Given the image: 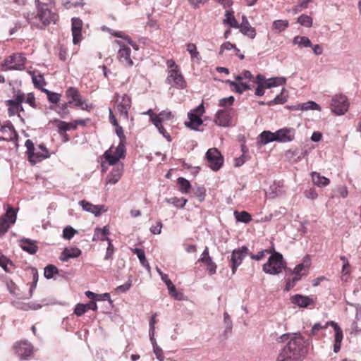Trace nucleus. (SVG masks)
Segmentation results:
<instances>
[{
    "mask_svg": "<svg viewBox=\"0 0 361 361\" xmlns=\"http://www.w3.org/2000/svg\"><path fill=\"white\" fill-rule=\"evenodd\" d=\"M305 347L304 338L300 334H293L276 361H297L305 353Z\"/></svg>",
    "mask_w": 361,
    "mask_h": 361,
    "instance_id": "obj_1",
    "label": "nucleus"
},
{
    "mask_svg": "<svg viewBox=\"0 0 361 361\" xmlns=\"http://www.w3.org/2000/svg\"><path fill=\"white\" fill-rule=\"evenodd\" d=\"M35 4L37 11L35 18H38L42 23L41 25H35L37 28L43 30L51 23L54 24L56 23L59 20V16L49 8L48 4L41 3L39 0H35ZM32 25L35 26L34 23Z\"/></svg>",
    "mask_w": 361,
    "mask_h": 361,
    "instance_id": "obj_2",
    "label": "nucleus"
},
{
    "mask_svg": "<svg viewBox=\"0 0 361 361\" xmlns=\"http://www.w3.org/2000/svg\"><path fill=\"white\" fill-rule=\"evenodd\" d=\"M262 270L266 274L270 275H277L282 272L283 270L287 271L290 269L286 267V262H285L282 254L276 252L273 249V252L268 259V261L263 264Z\"/></svg>",
    "mask_w": 361,
    "mask_h": 361,
    "instance_id": "obj_3",
    "label": "nucleus"
},
{
    "mask_svg": "<svg viewBox=\"0 0 361 361\" xmlns=\"http://www.w3.org/2000/svg\"><path fill=\"white\" fill-rule=\"evenodd\" d=\"M179 183V190L183 194H190L191 197L198 199L200 202H202L206 197V188L204 186H200L197 183L194 185L190 182H178Z\"/></svg>",
    "mask_w": 361,
    "mask_h": 361,
    "instance_id": "obj_4",
    "label": "nucleus"
},
{
    "mask_svg": "<svg viewBox=\"0 0 361 361\" xmlns=\"http://www.w3.org/2000/svg\"><path fill=\"white\" fill-rule=\"evenodd\" d=\"M25 58L21 53H16L4 59L1 64L2 71L18 70L25 68Z\"/></svg>",
    "mask_w": 361,
    "mask_h": 361,
    "instance_id": "obj_5",
    "label": "nucleus"
},
{
    "mask_svg": "<svg viewBox=\"0 0 361 361\" xmlns=\"http://www.w3.org/2000/svg\"><path fill=\"white\" fill-rule=\"evenodd\" d=\"M66 96L68 99L70 105H73L75 107L80 108L82 110H89L92 108V105H88L85 100L82 99V97L75 87H71L66 91Z\"/></svg>",
    "mask_w": 361,
    "mask_h": 361,
    "instance_id": "obj_6",
    "label": "nucleus"
},
{
    "mask_svg": "<svg viewBox=\"0 0 361 361\" xmlns=\"http://www.w3.org/2000/svg\"><path fill=\"white\" fill-rule=\"evenodd\" d=\"M17 212L10 205H7L6 213L0 216V237L14 224L16 221Z\"/></svg>",
    "mask_w": 361,
    "mask_h": 361,
    "instance_id": "obj_7",
    "label": "nucleus"
},
{
    "mask_svg": "<svg viewBox=\"0 0 361 361\" xmlns=\"http://www.w3.org/2000/svg\"><path fill=\"white\" fill-rule=\"evenodd\" d=\"M208 166L213 171H217L222 166L224 158L216 148H210L205 154Z\"/></svg>",
    "mask_w": 361,
    "mask_h": 361,
    "instance_id": "obj_8",
    "label": "nucleus"
},
{
    "mask_svg": "<svg viewBox=\"0 0 361 361\" xmlns=\"http://www.w3.org/2000/svg\"><path fill=\"white\" fill-rule=\"evenodd\" d=\"M330 108L335 114L338 116L343 115L349 108L348 98L341 94L334 95L331 99Z\"/></svg>",
    "mask_w": 361,
    "mask_h": 361,
    "instance_id": "obj_9",
    "label": "nucleus"
},
{
    "mask_svg": "<svg viewBox=\"0 0 361 361\" xmlns=\"http://www.w3.org/2000/svg\"><path fill=\"white\" fill-rule=\"evenodd\" d=\"M249 255V249L247 246H242L240 248L233 250L231 255V268L232 274H234L238 267L242 264L245 257Z\"/></svg>",
    "mask_w": 361,
    "mask_h": 361,
    "instance_id": "obj_10",
    "label": "nucleus"
},
{
    "mask_svg": "<svg viewBox=\"0 0 361 361\" xmlns=\"http://www.w3.org/2000/svg\"><path fill=\"white\" fill-rule=\"evenodd\" d=\"M166 82L172 85L178 89H184L186 87V81L178 68L169 71Z\"/></svg>",
    "mask_w": 361,
    "mask_h": 361,
    "instance_id": "obj_11",
    "label": "nucleus"
},
{
    "mask_svg": "<svg viewBox=\"0 0 361 361\" xmlns=\"http://www.w3.org/2000/svg\"><path fill=\"white\" fill-rule=\"evenodd\" d=\"M15 353L20 358V360H26L30 357L33 353V347L32 344L27 341H20L14 345Z\"/></svg>",
    "mask_w": 361,
    "mask_h": 361,
    "instance_id": "obj_12",
    "label": "nucleus"
},
{
    "mask_svg": "<svg viewBox=\"0 0 361 361\" xmlns=\"http://www.w3.org/2000/svg\"><path fill=\"white\" fill-rule=\"evenodd\" d=\"M232 109H219L214 116V123L221 127H228L231 121Z\"/></svg>",
    "mask_w": 361,
    "mask_h": 361,
    "instance_id": "obj_13",
    "label": "nucleus"
},
{
    "mask_svg": "<svg viewBox=\"0 0 361 361\" xmlns=\"http://www.w3.org/2000/svg\"><path fill=\"white\" fill-rule=\"evenodd\" d=\"M6 105L8 106V114L10 117L15 116L18 114V116L22 121H24L23 118L21 117L19 112L23 111L24 109L22 105L23 102L21 98H14L13 99H8L5 102Z\"/></svg>",
    "mask_w": 361,
    "mask_h": 361,
    "instance_id": "obj_14",
    "label": "nucleus"
},
{
    "mask_svg": "<svg viewBox=\"0 0 361 361\" xmlns=\"http://www.w3.org/2000/svg\"><path fill=\"white\" fill-rule=\"evenodd\" d=\"M295 130L293 128H284L275 132L276 141L279 142H288L295 138Z\"/></svg>",
    "mask_w": 361,
    "mask_h": 361,
    "instance_id": "obj_15",
    "label": "nucleus"
},
{
    "mask_svg": "<svg viewBox=\"0 0 361 361\" xmlns=\"http://www.w3.org/2000/svg\"><path fill=\"white\" fill-rule=\"evenodd\" d=\"M269 188L264 189L266 195L271 199H274L284 192L283 182H269Z\"/></svg>",
    "mask_w": 361,
    "mask_h": 361,
    "instance_id": "obj_16",
    "label": "nucleus"
},
{
    "mask_svg": "<svg viewBox=\"0 0 361 361\" xmlns=\"http://www.w3.org/2000/svg\"><path fill=\"white\" fill-rule=\"evenodd\" d=\"M82 27V20L75 17L71 19V31L73 35V42L74 44H77L81 41Z\"/></svg>",
    "mask_w": 361,
    "mask_h": 361,
    "instance_id": "obj_17",
    "label": "nucleus"
},
{
    "mask_svg": "<svg viewBox=\"0 0 361 361\" xmlns=\"http://www.w3.org/2000/svg\"><path fill=\"white\" fill-rule=\"evenodd\" d=\"M131 106V98L127 94L122 97L121 102L118 104L117 109L123 119L128 120V111Z\"/></svg>",
    "mask_w": 361,
    "mask_h": 361,
    "instance_id": "obj_18",
    "label": "nucleus"
},
{
    "mask_svg": "<svg viewBox=\"0 0 361 361\" xmlns=\"http://www.w3.org/2000/svg\"><path fill=\"white\" fill-rule=\"evenodd\" d=\"M290 301L293 304L304 308L314 303V300L312 297L302 295L300 294H295L293 295L290 298Z\"/></svg>",
    "mask_w": 361,
    "mask_h": 361,
    "instance_id": "obj_19",
    "label": "nucleus"
},
{
    "mask_svg": "<svg viewBox=\"0 0 361 361\" xmlns=\"http://www.w3.org/2000/svg\"><path fill=\"white\" fill-rule=\"evenodd\" d=\"M131 50L127 46H122L118 51V59L121 63L126 66L130 67L133 65V61L130 58Z\"/></svg>",
    "mask_w": 361,
    "mask_h": 361,
    "instance_id": "obj_20",
    "label": "nucleus"
},
{
    "mask_svg": "<svg viewBox=\"0 0 361 361\" xmlns=\"http://www.w3.org/2000/svg\"><path fill=\"white\" fill-rule=\"evenodd\" d=\"M81 255V250L77 247L65 248L61 254L59 259L62 262H68L71 258H76Z\"/></svg>",
    "mask_w": 361,
    "mask_h": 361,
    "instance_id": "obj_21",
    "label": "nucleus"
},
{
    "mask_svg": "<svg viewBox=\"0 0 361 361\" xmlns=\"http://www.w3.org/2000/svg\"><path fill=\"white\" fill-rule=\"evenodd\" d=\"M188 117L189 121L185 123V126L192 130H198V127L203 123L201 116L193 112H188Z\"/></svg>",
    "mask_w": 361,
    "mask_h": 361,
    "instance_id": "obj_22",
    "label": "nucleus"
},
{
    "mask_svg": "<svg viewBox=\"0 0 361 361\" xmlns=\"http://www.w3.org/2000/svg\"><path fill=\"white\" fill-rule=\"evenodd\" d=\"M274 141H276L275 133H271L269 130H264L257 137V143L258 145H265Z\"/></svg>",
    "mask_w": 361,
    "mask_h": 361,
    "instance_id": "obj_23",
    "label": "nucleus"
},
{
    "mask_svg": "<svg viewBox=\"0 0 361 361\" xmlns=\"http://www.w3.org/2000/svg\"><path fill=\"white\" fill-rule=\"evenodd\" d=\"M21 248L30 255H35L37 250L38 247L36 245V241L29 238H23L20 240Z\"/></svg>",
    "mask_w": 361,
    "mask_h": 361,
    "instance_id": "obj_24",
    "label": "nucleus"
},
{
    "mask_svg": "<svg viewBox=\"0 0 361 361\" xmlns=\"http://www.w3.org/2000/svg\"><path fill=\"white\" fill-rule=\"evenodd\" d=\"M226 82L230 85L232 91H235L238 94H243L245 91L251 89V86L245 82H237L230 80H226Z\"/></svg>",
    "mask_w": 361,
    "mask_h": 361,
    "instance_id": "obj_25",
    "label": "nucleus"
},
{
    "mask_svg": "<svg viewBox=\"0 0 361 361\" xmlns=\"http://www.w3.org/2000/svg\"><path fill=\"white\" fill-rule=\"evenodd\" d=\"M152 123L155 126L159 133L164 137L168 142H171L172 139L169 133L165 130L162 125V118L159 116L152 118Z\"/></svg>",
    "mask_w": 361,
    "mask_h": 361,
    "instance_id": "obj_26",
    "label": "nucleus"
},
{
    "mask_svg": "<svg viewBox=\"0 0 361 361\" xmlns=\"http://www.w3.org/2000/svg\"><path fill=\"white\" fill-rule=\"evenodd\" d=\"M51 122L54 123L58 128V133L59 134H61L62 132L76 129V124H74L73 123H67L59 119H54Z\"/></svg>",
    "mask_w": 361,
    "mask_h": 361,
    "instance_id": "obj_27",
    "label": "nucleus"
},
{
    "mask_svg": "<svg viewBox=\"0 0 361 361\" xmlns=\"http://www.w3.org/2000/svg\"><path fill=\"white\" fill-rule=\"evenodd\" d=\"M79 204L82 207V209L88 212L94 214L96 216H98L101 214V207L98 205H94L90 202H88L85 200H80L79 202Z\"/></svg>",
    "mask_w": 361,
    "mask_h": 361,
    "instance_id": "obj_28",
    "label": "nucleus"
},
{
    "mask_svg": "<svg viewBox=\"0 0 361 361\" xmlns=\"http://www.w3.org/2000/svg\"><path fill=\"white\" fill-rule=\"evenodd\" d=\"M110 233L109 229L107 226H104L103 228H96L94 229V235L92 238V240H102L106 241V239H110L106 235Z\"/></svg>",
    "mask_w": 361,
    "mask_h": 361,
    "instance_id": "obj_29",
    "label": "nucleus"
},
{
    "mask_svg": "<svg viewBox=\"0 0 361 361\" xmlns=\"http://www.w3.org/2000/svg\"><path fill=\"white\" fill-rule=\"evenodd\" d=\"M123 165L122 164H117L112 166L110 174L106 180H118L123 174Z\"/></svg>",
    "mask_w": 361,
    "mask_h": 361,
    "instance_id": "obj_30",
    "label": "nucleus"
},
{
    "mask_svg": "<svg viewBox=\"0 0 361 361\" xmlns=\"http://www.w3.org/2000/svg\"><path fill=\"white\" fill-rule=\"evenodd\" d=\"M310 266L309 261L304 260L302 263L298 264L291 274L295 275L294 276H299L300 279L304 275L307 274V270Z\"/></svg>",
    "mask_w": 361,
    "mask_h": 361,
    "instance_id": "obj_31",
    "label": "nucleus"
},
{
    "mask_svg": "<svg viewBox=\"0 0 361 361\" xmlns=\"http://www.w3.org/2000/svg\"><path fill=\"white\" fill-rule=\"evenodd\" d=\"M288 92L283 88L281 93L278 94L274 99L267 102L268 106H274L276 104H283L287 102Z\"/></svg>",
    "mask_w": 361,
    "mask_h": 361,
    "instance_id": "obj_32",
    "label": "nucleus"
},
{
    "mask_svg": "<svg viewBox=\"0 0 361 361\" xmlns=\"http://www.w3.org/2000/svg\"><path fill=\"white\" fill-rule=\"evenodd\" d=\"M355 307L356 309L355 320L352 324L351 329L357 333L361 332V305L357 304Z\"/></svg>",
    "mask_w": 361,
    "mask_h": 361,
    "instance_id": "obj_33",
    "label": "nucleus"
},
{
    "mask_svg": "<svg viewBox=\"0 0 361 361\" xmlns=\"http://www.w3.org/2000/svg\"><path fill=\"white\" fill-rule=\"evenodd\" d=\"M224 24L228 25L231 27L238 28L239 24L238 23L235 16H233V11L227 10L225 13V18L223 20Z\"/></svg>",
    "mask_w": 361,
    "mask_h": 361,
    "instance_id": "obj_34",
    "label": "nucleus"
},
{
    "mask_svg": "<svg viewBox=\"0 0 361 361\" xmlns=\"http://www.w3.org/2000/svg\"><path fill=\"white\" fill-rule=\"evenodd\" d=\"M130 250H131V251L134 254H135L137 256V257H138V259L140 260V264L144 267H145L147 270L149 271L150 270V266H149V263H148V262H147V260L146 259L145 253L144 250L140 249V248H137V247L133 248V249L131 248Z\"/></svg>",
    "mask_w": 361,
    "mask_h": 361,
    "instance_id": "obj_35",
    "label": "nucleus"
},
{
    "mask_svg": "<svg viewBox=\"0 0 361 361\" xmlns=\"http://www.w3.org/2000/svg\"><path fill=\"white\" fill-rule=\"evenodd\" d=\"M286 78L284 77H274L268 79V82L265 85L267 89L285 85Z\"/></svg>",
    "mask_w": 361,
    "mask_h": 361,
    "instance_id": "obj_36",
    "label": "nucleus"
},
{
    "mask_svg": "<svg viewBox=\"0 0 361 361\" xmlns=\"http://www.w3.org/2000/svg\"><path fill=\"white\" fill-rule=\"evenodd\" d=\"M293 44H298L300 47H311L312 44L310 39L305 36H295L293 40Z\"/></svg>",
    "mask_w": 361,
    "mask_h": 361,
    "instance_id": "obj_37",
    "label": "nucleus"
},
{
    "mask_svg": "<svg viewBox=\"0 0 361 361\" xmlns=\"http://www.w3.org/2000/svg\"><path fill=\"white\" fill-rule=\"evenodd\" d=\"M328 324H330V326L333 327L335 331L334 342L341 343L343 338V334L341 328L336 322L334 321H329L328 322Z\"/></svg>",
    "mask_w": 361,
    "mask_h": 361,
    "instance_id": "obj_38",
    "label": "nucleus"
},
{
    "mask_svg": "<svg viewBox=\"0 0 361 361\" xmlns=\"http://www.w3.org/2000/svg\"><path fill=\"white\" fill-rule=\"evenodd\" d=\"M234 216L237 221L242 222L244 224H248L252 220L251 215L245 211H235Z\"/></svg>",
    "mask_w": 361,
    "mask_h": 361,
    "instance_id": "obj_39",
    "label": "nucleus"
},
{
    "mask_svg": "<svg viewBox=\"0 0 361 361\" xmlns=\"http://www.w3.org/2000/svg\"><path fill=\"white\" fill-rule=\"evenodd\" d=\"M49 156H50V154L49 152V150H45V153L35 152L34 151L33 157L31 159H28V160L31 163V164L34 165L38 162L42 161V160L47 159V158H49Z\"/></svg>",
    "mask_w": 361,
    "mask_h": 361,
    "instance_id": "obj_40",
    "label": "nucleus"
},
{
    "mask_svg": "<svg viewBox=\"0 0 361 361\" xmlns=\"http://www.w3.org/2000/svg\"><path fill=\"white\" fill-rule=\"evenodd\" d=\"M165 201L169 204H173L176 207L183 209L185 206L188 200L184 197H171V198H166Z\"/></svg>",
    "mask_w": 361,
    "mask_h": 361,
    "instance_id": "obj_41",
    "label": "nucleus"
},
{
    "mask_svg": "<svg viewBox=\"0 0 361 361\" xmlns=\"http://www.w3.org/2000/svg\"><path fill=\"white\" fill-rule=\"evenodd\" d=\"M59 271V269L55 265L48 264L44 267V276L47 279H51L58 274Z\"/></svg>",
    "mask_w": 361,
    "mask_h": 361,
    "instance_id": "obj_42",
    "label": "nucleus"
},
{
    "mask_svg": "<svg viewBox=\"0 0 361 361\" xmlns=\"http://www.w3.org/2000/svg\"><path fill=\"white\" fill-rule=\"evenodd\" d=\"M149 339H150V341H151L152 345V346H153V352H154V353L155 354L156 357H157L159 361H164V356L163 350H162V349H161V348L157 345L156 339L154 338V337L149 338Z\"/></svg>",
    "mask_w": 361,
    "mask_h": 361,
    "instance_id": "obj_43",
    "label": "nucleus"
},
{
    "mask_svg": "<svg viewBox=\"0 0 361 361\" xmlns=\"http://www.w3.org/2000/svg\"><path fill=\"white\" fill-rule=\"evenodd\" d=\"M166 286L169 290V294L174 298L176 300H181L183 299V293H178L176 288L173 284L171 281H166Z\"/></svg>",
    "mask_w": 361,
    "mask_h": 361,
    "instance_id": "obj_44",
    "label": "nucleus"
},
{
    "mask_svg": "<svg viewBox=\"0 0 361 361\" xmlns=\"http://www.w3.org/2000/svg\"><path fill=\"white\" fill-rule=\"evenodd\" d=\"M272 26L277 32H281L289 26V23L286 20H276L273 22Z\"/></svg>",
    "mask_w": 361,
    "mask_h": 361,
    "instance_id": "obj_45",
    "label": "nucleus"
},
{
    "mask_svg": "<svg viewBox=\"0 0 361 361\" xmlns=\"http://www.w3.org/2000/svg\"><path fill=\"white\" fill-rule=\"evenodd\" d=\"M333 195H331V197H341L343 198H345L348 195V190L347 187L343 185H339L337 186L336 188L333 190Z\"/></svg>",
    "mask_w": 361,
    "mask_h": 361,
    "instance_id": "obj_46",
    "label": "nucleus"
},
{
    "mask_svg": "<svg viewBox=\"0 0 361 361\" xmlns=\"http://www.w3.org/2000/svg\"><path fill=\"white\" fill-rule=\"evenodd\" d=\"M8 265L13 266V262L9 259L6 256L0 253V267L7 273H11V269Z\"/></svg>",
    "mask_w": 361,
    "mask_h": 361,
    "instance_id": "obj_47",
    "label": "nucleus"
},
{
    "mask_svg": "<svg viewBox=\"0 0 361 361\" xmlns=\"http://www.w3.org/2000/svg\"><path fill=\"white\" fill-rule=\"evenodd\" d=\"M240 31L244 35L249 37L251 39H254L256 36L255 29L250 25L239 26Z\"/></svg>",
    "mask_w": 361,
    "mask_h": 361,
    "instance_id": "obj_48",
    "label": "nucleus"
},
{
    "mask_svg": "<svg viewBox=\"0 0 361 361\" xmlns=\"http://www.w3.org/2000/svg\"><path fill=\"white\" fill-rule=\"evenodd\" d=\"M300 107L301 111H307V110H321L320 106L313 101H308L307 102L300 104Z\"/></svg>",
    "mask_w": 361,
    "mask_h": 361,
    "instance_id": "obj_49",
    "label": "nucleus"
},
{
    "mask_svg": "<svg viewBox=\"0 0 361 361\" xmlns=\"http://www.w3.org/2000/svg\"><path fill=\"white\" fill-rule=\"evenodd\" d=\"M298 23L302 26L310 27L312 25V18L310 16L302 14L298 18Z\"/></svg>",
    "mask_w": 361,
    "mask_h": 361,
    "instance_id": "obj_50",
    "label": "nucleus"
},
{
    "mask_svg": "<svg viewBox=\"0 0 361 361\" xmlns=\"http://www.w3.org/2000/svg\"><path fill=\"white\" fill-rule=\"evenodd\" d=\"M7 129L13 135V138L17 140L18 137V134L16 132L12 123L9 121H8L5 125H0V131L5 132Z\"/></svg>",
    "mask_w": 361,
    "mask_h": 361,
    "instance_id": "obj_51",
    "label": "nucleus"
},
{
    "mask_svg": "<svg viewBox=\"0 0 361 361\" xmlns=\"http://www.w3.org/2000/svg\"><path fill=\"white\" fill-rule=\"evenodd\" d=\"M187 51L190 54L192 58L200 60V54L197 51V47L195 44L189 43L187 44Z\"/></svg>",
    "mask_w": 361,
    "mask_h": 361,
    "instance_id": "obj_52",
    "label": "nucleus"
},
{
    "mask_svg": "<svg viewBox=\"0 0 361 361\" xmlns=\"http://www.w3.org/2000/svg\"><path fill=\"white\" fill-rule=\"evenodd\" d=\"M78 231L71 226H67L63 230V238L66 240H71Z\"/></svg>",
    "mask_w": 361,
    "mask_h": 361,
    "instance_id": "obj_53",
    "label": "nucleus"
},
{
    "mask_svg": "<svg viewBox=\"0 0 361 361\" xmlns=\"http://www.w3.org/2000/svg\"><path fill=\"white\" fill-rule=\"evenodd\" d=\"M235 101V98L233 96H230L228 97H224L219 101V106L224 108V109H227V107L231 106L233 104Z\"/></svg>",
    "mask_w": 361,
    "mask_h": 361,
    "instance_id": "obj_54",
    "label": "nucleus"
},
{
    "mask_svg": "<svg viewBox=\"0 0 361 361\" xmlns=\"http://www.w3.org/2000/svg\"><path fill=\"white\" fill-rule=\"evenodd\" d=\"M232 49H234L235 54H238V52L240 51V49L237 48L235 44L231 43L230 42H226L221 45L219 54H222L224 50H231Z\"/></svg>",
    "mask_w": 361,
    "mask_h": 361,
    "instance_id": "obj_55",
    "label": "nucleus"
},
{
    "mask_svg": "<svg viewBox=\"0 0 361 361\" xmlns=\"http://www.w3.org/2000/svg\"><path fill=\"white\" fill-rule=\"evenodd\" d=\"M104 157H105L106 160L109 163V164L111 166L117 164V162L118 161V160L120 159L115 153L114 154H112L111 153L109 152L108 151H106L104 153Z\"/></svg>",
    "mask_w": 361,
    "mask_h": 361,
    "instance_id": "obj_56",
    "label": "nucleus"
},
{
    "mask_svg": "<svg viewBox=\"0 0 361 361\" xmlns=\"http://www.w3.org/2000/svg\"><path fill=\"white\" fill-rule=\"evenodd\" d=\"M271 252H273V250L267 249V250H263L259 251L256 255L253 254V253H249L248 255H250L251 259H255L256 261H259L264 257L266 254H269Z\"/></svg>",
    "mask_w": 361,
    "mask_h": 361,
    "instance_id": "obj_57",
    "label": "nucleus"
},
{
    "mask_svg": "<svg viewBox=\"0 0 361 361\" xmlns=\"http://www.w3.org/2000/svg\"><path fill=\"white\" fill-rule=\"evenodd\" d=\"M207 266V269L210 275L214 274L216 271V264L213 262L212 257L208 258L203 262Z\"/></svg>",
    "mask_w": 361,
    "mask_h": 361,
    "instance_id": "obj_58",
    "label": "nucleus"
},
{
    "mask_svg": "<svg viewBox=\"0 0 361 361\" xmlns=\"http://www.w3.org/2000/svg\"><path fill=\"white\" fill-rule=\"evenodd\" d=\"M156 317H157V314L155 313V314H152V316L151 317V318L149 319V338L154 337L155 324L157 323Z\"/></svg>",
    "mask_w": 361,
    "mask_h": 361,
    "instance_id": "obj_59",
    "label": "nucleus"
},
{
    "mask_svg": "<svg viewBox=\"0 0 361 361\" xmlns=\"http://www.w3.org/2000/svg\"><path fill=\"white\" fill-rule=\"evenodd\" d=\"M224 322L225 324V332H231L233 328V323L228 312L224 313Z\"/></svg>",
    "mask_w": 361,
    "mask_h": 361,
    "instance_id": "obj_60",
    "label": "nucleus"
},
{
    "mask_svg": "<svg viewBox=\"0 0 361 361\" xmlns=\"http://www.w3.org/2000/svg\"><path fill=\"white\" fill-rule=\"evenodd\" d=\"M106 241L108 243V247L106 248L104 259L109 260L113 257L114 252V247L111 239H106Z\"/></svg>",
    "mask_w": 361,
    "mask_h": 361,
    "instance_id": "obj_61",
    "label": "nucleus"
},
{
    "mask_svg": "<svg viewBox=\"0 0 361 361\" xmlns=\"http://www.w3.org/2000/svg\"><path fill=\"white\" fill-rule=\"evenodd\" d=\"M68 106H70V104L67 102L61 104L60 106H59L57 113L61 118H66V116L69 114V111L68 109Z\"/></svg>",
    "mask_w": 361,
    "mask_h": 361,
    "instance_id": "obj_62",
    "label": "nucleus"
},
{
    "mask_svg": "<svg viewBox=\"0 0 361 361\" xmlns=\"http://www.w3.org/2000/svg\"><path fill=\"white\" fill-rule=\"evenodd\" d=\"M300 280L299 276H294L292 279H288L285 286V290L289 291L291 290Z\"/></svg>",
    "mask_w": 361,
    "mask_h": 361,
    "instance_id": "obj_63",
    "label": "nucleus"
},
{
    "mask_svg": "<svg viewBox=\"0 0 361 361\" xmlns=\"http://www.w3.org/2000/svg\"><path fill=\"white\" fill-rule=\"evenodd\" d=\"M119 158L124 156L126 153V141H120L114 152Z\"/></svg>",
    "mask_w": 361,
    "mask_h": 361,
    "instance_id": "obj_64",
    "label": "nucleus"
}]
</instances>
